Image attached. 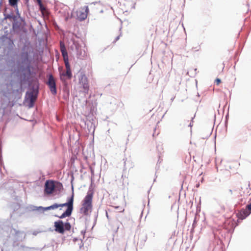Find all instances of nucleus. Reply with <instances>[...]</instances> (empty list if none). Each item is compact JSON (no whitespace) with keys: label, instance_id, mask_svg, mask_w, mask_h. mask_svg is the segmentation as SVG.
I'll list each match as a JSON object with an SVG mask.
<instances>
[{"label":"nucleus","instance_id":"obj_1","mask_svg":"<svg viewBox=\"0 0 251 251\" xmlns=\"http://www.w3.org/2000/svg\"><path fill=\"white\" fill-rule=\"evenodd\" d=\"M73 202H74V194L72 197L69 199L68 201L66 203L58 204L54 203L53 204L46 207H39L40 209H43L44 210H53L57 209L60 207L67 206V208L60 216H58L60 219H63L66 217H69L72 212L73 209Z\"/></svg>","mask_w":251,"mask_h":251},{"label":"nucleus","instance_id":"obj_2","mask_svg":"<svg viewBox=\"0 0 251 251\" xmlns=\"http://www.w3.org/2000/svg\"><path fill=\"white\" fill-rule=\"evenodd\" d=\"M63 189V187L61 183L52 180H47L45 184L44 194L50 195L54 192L60 193Z\"/></svg>","mask_w":251,"mask_h":251},{"label":"nucleus","instance_id":"obj_3","mask_svg":"<svg viewBox=\"0 0 251 251\" xmlns=\"http://www.w3.org/2000/svg\"><path fill=\"white\" fill-rule=\"evenodd\" d=\"M93 193L88 192L86 196L82 202V206L80 208V212L84 215H88L92 211V201Z\"/></svg>","mask_w":251,"mask_h":251},{"label":"nucleus","instance_id":"obj_4","mask_svg":"<svg viewBox=\"0 0 251 251\" xmlns=\"http://www.w3.org/2000/svg\"><path fill=\"white\" fill-rule=\"evenodd\" d=\"M54 230L58 233L63 234L65 230H70L71 228L69 223H65L64 224L62 221L58 220L54 222Z\"/></svg>","mask_w":251,"mask_h":251},{"label":"nucleus","instance_id":"obj_5","mask_svg":"<svg viewBox=\"0 0 251 251\" xmlns=\"http://www.w3.org/2000/svg\"><path fill=\"white\" fill-rule=\"evenodd\" d=\"M89 12L88 6L81 7L76 11L77 18L79 21H83L86 19Z\"/></svg>","mask_w":251,"mask_h":251},{"label":"nucleus","instance_id":"obj_6","mask_svg":"<svg viewBox=\"0 0 251 251\" xmlns=\"http://www.w3.org/2000/svg\"><path fill=\"white\" fill-rule=\"evenodd\" d=\"M50 91L53 95H56L57 93L55 81L52 75H50L48 82H47Z\"/></svg>","mask_w":251,"mask_h":251},{"label":"nucleus","instance_id":"obj_7","mask_svg":"<svg viewBox=\"0 0 251 251\" xmlns=\"http://www.w3.org/2000/svg\"><path fill=\"white\" fill-rule=\"evenodd\" d=\"M79 83L82 85L84 91L87 93L89 90V86L87 77L85 75H81L79 78Z\"/></svg>","mask_w":251,"mask_h":251},{"label":"nucleus","instance_id":"obj_8","mask_svg":"<svg viewBox=\"0 0 251 251\" xmlns=\"http://www.w3.org/2000/svg\"><path fill=\"white\" fill-rule=\"evenodd\" d=\"M251 214V211L248 209H242L237 213V217L240 220H244Z\"/></svg>","mask_w":251,"mask_h":251},{"label":"nucleus","instance_id":"obj_9","mask_svg":"<svg viewBox=\"0 0 251 251\" xmlns=\"http://www.w3.org/2000/svg\"><path fill=\"white\" fill-rule=\"evenodd\" d=\"M60 79L65 81L66 79H70L72 78V75L71 70H66L65 72L60 74Z\"/></svg>","mask_w":251,"mask_h":251},{"label":"nucleus","instance_id":"obj_10","mask_svg":"<svg viewBox=\"0 0 251 251\" xmlns=\"http://www.w3.org/2000/svg\"><path fill=\"white\" fill-rule=\"evenodd\" d=\"M60 51L64 60L68 59V55L64 43L62 41L60 42Z\"/></svg>","mask_w":251,"mask_h":251},{"label":"nucleus","instance_id":"obj_11","mask_svg":"<svg viewBox=\"0 0 251 251\" xmlns=\"http://www.w3.org/2000/svg\"><path fill=\"white\" fill-rule=\"evenodd\" d=\"M28 98L30 100V103H33L36 99V96L33 92L28 94Z\"/></svg>","mask_w":251,"mask_h":251},{"label":"nucleus","instance_id":"obj_12","mask_svg":"<svg viewBox=\"0 0 251 251\" xmlns=\"http://www.w3.org/2000/svg\"><path fill=\"white\" fill-rule=\"evenodd\" d=\"M9 5L12 7H17V4L19 0H8Z\"/></svg>","mask_w":251,"mask_h":251},{"label":"nucleus","instance_id":"obj_13","mask_svg":"<svg viewBox=\"0 0 251 251\" xmlns=\"http://www.w3.org/2000/svg\"><path fill=\"white\" fill-rule=\"evenodd\" d=\"M66 70H71L69 59L64 60Z\"/></svg>","mask_w":251,"mask_h":251},{"label":"nucleus","instance_id":"obj_14","mask_svg":"<svg viewBox=\"0 0 251 251\" xmlns=\"http://www.w3.org/2000/svg\"><path fill=\"white\" fill-rule=\"evenodd\" d=\"M215 82L217 85H219L221 83V80L220 78H217L215 80Z\"/></svg>","mask_w":251,"mask_h":251},{"label":"nucleus","instance_id":"obj_15","mask_svg":"<svg viewBox=\"0 0 251 251\" xmlns=\"http://www.w3.org/2000/svg\"><path fill=\"white\" fill-rule=\"evenodd\" d=\"M246 209H248V210L251 211V203L246 206Z\"/></svg>","mask_w":251,"mask_h":251},{"label":"nucleus","instance_id":"obj_16","mask_svg":"<svg viewBox=\"0 0 251 251\" xmlns=\"http://www.w3.org/2000/svg\"><path fill=\"white\" fill-rule=\"evenodd\" d=\"M200 46H198L197 47H193L192 48V50H193L194 51H196V50H199V49H200Z\"/></svg>","mask_w":251,"mask_h":251},{"label":"nucleus","instance_id":"obj_17","mask_svg":"<svg viewBox=\"0 0 251 251\" xmlns=\"http://www.w3.org/2000/svg\"><path fill=\"white\" fill-rule=\"evenodd\" d=\"M24 55H25V57L26 58V59L27 60V59H28V54H27V53H25Z\"/></svg>","mask_w":251,"mask_h":251},{"label":"nucleus","instance_id":"obj_18","mask_svg":"<svg viewBox=\"0 0 251 251\" xmlns=\"http://www.w3.org/2000/svg\"><path fill=\"white\" fill-rule=\"evenodd\" d=\"M120 36H118L116 37V39L114 40V42H116L117 40L119 39Z\"/></svg>","mask_w":251,"mask_h":251},{"label":"nucleus","instance_id":"obj_19","mask_svg":"<svg viewBox=\"0 0 251 251\" xmlns=\"http://www.w3.org/2000/svg\"><path fill=\"white\" fill-rule=\"evenodd\" d=\"M41 11H43V10H45V8L42 7V6L40 7Z\"/></svg>","mask_w":251,"mask_h":251},{"label":"nucleus","instance_id":"obj_20","mask_svg":"<svg viewBox=\"0 0 251 251\" xmlns=\"http://www.w3.org/2000/svg\"><path fill=\"white\" fill-rule=\"evenodd\" d=\"M106 215L107 218L108 219L109 218V216H108V213L107 212L106 213Z\"/></svg>","mask_w":251,"mask_h":251},{"label":"nucleus","instance_id":"obj_21","mask_svg":"<svg viewBox=\"0 0 251 251\" xmlns=\"http://www.w3.org/2000/svg\"><path fill=\"white\" fill-rule=\"evenodd\" d=\"M38 1V2L39 3H41V0H37Z\"/></svg>","mask_w":251,"mask_h":251},{"label":"nucleus","instance_id":"obj_22","mask_svg":"<svg viewBox=\"0 0 251 251\" xmlns=\"http://www.w3.org/2000/svg\"><path fill=\"white\" fill-rule=\"evenodd\" d=\"M62 207H59V210H62Z\"/></svg>","mask_w":251,"mask_h":251},{"label":"nucleus","instance_id":"obj_23","mask_svg":"<svg viewBox=\"0 0 251 251\" xmlns=\"http://www.w3.org/2000/svg\"><path fill=\"white\" fill-rule=\"evenodd\" d=\"M249 130H251V126L249 127Z\"/></svg>","mask_w":251,"mask_h":251}]
</instances>
